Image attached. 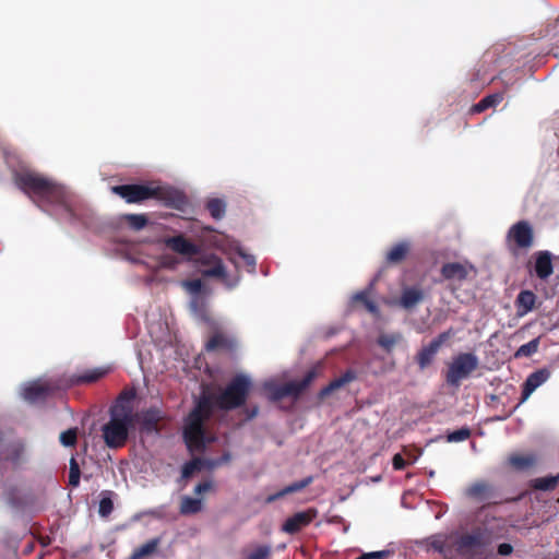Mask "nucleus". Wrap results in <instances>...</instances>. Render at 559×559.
Here are the masks:
<instances>
[{"label": "nucleus", "mask_w": 559, "mask_h": 559, "mask_svg": "<svg viewBox=\"0 0 559 559\" xmlns=\"http://www.w3.org/2000/svg\"><path fill=\"white\" fill-rule=\"evenodd\" d=\"M60 442L64 447H74L78 442V428H70L60 433Z\"/></svg>", "instance_id": "c9c22d12"}, {"label": "nucleus", "mask_w": 559, "mask_h": 559, "mask_svg": "<svg viewBox=\"0 0 559 559\" xmlns=\"http://www.w3.org/2000/svg\"><path fill=\"white\" fill-rule=\"evenodd\" d=\"M314 518L316 511L313 510L297 512L284 522L282 530L287 534H296L308 526Z\"/></svg>", "instance_id": "9d476101"}, {"label": "nucleus", "mask_w": 559, "mask_h": 559, "mask_svg": "<svg viewBox=\"0 0 559 559\" xmlns=\"http://www.w3.org/2000/svg\"><path fill=\"white\" fill-rule=\"evenodd\" d=\"M106 373L107 369L104 368H95L92 370H87L82 374L74 376L71 379V384L94 383L102 379Z\"/></svg>", "instance_id": "5701e85b"}, {"label": "nucleus", "mask_w": 559, "mask_h": 559, "mask_svg": "<svg viewBox=\"0 0 559 559\" xmlns=\"http://www.w3.org/2000/svg\"><path fill=\"white\" fill-rule=\"evenodd\" d=\"M272 549L267 545H261L257 547L249 556L250 559H269L271 556Z\"/></svg>", "instance_id": "a19ab883"}, {"label": "nucleus", "mask_w": 559, "mask_h": 559, "mask_svg": "<svg viewBox=\"0 0 559 559\" xmlns=\"http://www.w3.org/2000/svg\"><path fill=\"white\" fill-rule=\"evenodd\" d=\"M550 377V372L547 369H539L531 373L524 382L522 391V402L528 400L533 392L543 385Z\"/></svg>", "instance_id": "f8f14e48"}, {"label": "nucleus", "mask_w": 559, "mask_h": 559, "mask_svg": "<svg viewBox=\"0 0 559 559\" xmlns=\"http://www.w3.org/2000/svg\"><path fill=\"white\" fill-rule=\"evenodd\" d=\"M252 383L245 374L235 376L217 394L203 392L188 414L182 437L191 452H203L212 438L206 433L205 423L212 417L214 408L233 411L242 407L250 394Z\"/></svg>", "instance_id": "f257e3e1"}, {"label": "nucleus", "mask_w": 559, "mask_h": 559, "mask_svg": "<svg viewBox=\"0 0 559 559\" xmlns=\"http://www.w3.org/2000/svg\"><path fill=\"white\" fill-rule=\"evenodd\" d=\"M554 272L552 257L549 251H539L535 259V273L540 280L548 278Z\"/></svg>", "instance_id": "dca6fc26"}, {"label": "nucleus", "mask_w": 559, "mask_h": 559, "mask_svg": "<svg viewBox=\"0 0 559 559\" xmlns=\"http://www.w3.org/2000/svg\"><path fill=\"white\" fill-rule=\"evenodd\" d=\"M312 481H313V476H308L301 480L295 481V483L284 487L282 490L277 491L276 493L271 495L267 498V501L272 502V501L283 498L286 495L301 491L302 489L308 487L310 484H312Z\"/></svg>", "instance_id": "aec40b11"}, {"label": "nucleus", "mask_w": 559, "mask_h": 559, "mask_svg": "<svg viewBox=\"0 0 559 559\" xmlns=\"http://www.w3.org/2000/svg\"><path fill=\"white\" fill-rule=\"evenodd\" d=\"M353 301L355 304L362 305L365 307V309L370 313H373V314L378 313V306L376 305L374 301H372L369 298V293L367 290H362V292L355 294L353 297Z\"/></svg>", "instance_id": "2f4dec72"}, {"label": "nucleus", "mask_w": 559, "mask_h": 559, "mask_svg": "<svg viewBox=\"0 0 559 559\" xmlns=\"http://www.w3.org/2000/svg\"><path fill=\"white\" fill-rule=\"evenodd\" d=\"M419 301V289L417 287L405 288L396 304L404 308H414Z\"/></svg>", "instance_id": "b1692460"}, {"label": "nucleus", "mask_w": 559, "mask_h": 559, "mask_svg": "<svg viewBox=\"0 0 559 559\" xmlns=\"http://www.w3.org/2000/svg\"><path fill=\"white\" fill-rule=\"evenodd\" d=\"M498 551L503 556L510 555L512 552V546L510 544H501L499 545Z\"/></svg>", "instance_id": "3c124183"}, {"label": "nucleus", "mask_w": 559, "mask_h": 559, "mask_svg": "<svg viewBox=\"0 0 559 559\" xmlns=\"http://www.w3.org/2000/svg\"><path fill=\"white\" fill-rule=\"evenodd\" d=\"M216 462L219 463V466L228 464L231 461L230 452L226 451L222 456L215 457Z\"/></svg>", "instance_id": "09e8293b"}, {"label": "nucleus", "mask_w": 559, "mask_h": 559, "mask_svg": "<svg viewBox=\"0 0 559 559\" xmlns=\"http://www.w3.org/2000/svg\"><path fill=\"white\" fill-rule=\"evenodd\" d=\"M392 464H393L394 469L400 471V469L405 468L407 463L404 460V457L402 456V454L397 453L393 456Z\"/></svg>", "instance_id": "49530a36"}, {"label": "nucleus", "mask_w": 559, "mask_h": 559, "mask_svg": "<svg viewBox=\"0 0 559 559\" xmlns=\"http://www.w3.org/2000/svg\"><path fill=\"white\" fill-rule=\"evenodd\" d=\"M215 488L213 480L207 479L200 484H198L194 488V493L197 495H203L210 491H213Z\"/></svg>", "instance_id": "c03bdc74"}, {"label": "nucleus", "mask_w": 559, "mask_h": 559, "mask_svg": "<svg viewBox=\"0 0 559 559\" xmlns=\"http://www.w3.org/2000/svg\"><path fill=\"white\" fill-rule=\"evenodd\" d=\"M473 271L472 265L454 262L448 263L442 266V275L453 282H462L466 280L468 274Z\"/></svg>", "instance_id": "4468645a"}, {"label": "nucleus", "mask_w": 559, "mask_h": 559, "mask_svg": "<svg viewBox=\"0 0 559 559\" xmlns=\"http://www.w3.org/2000/svg\"><path fill=\"white\" fill-rule=\"evenodd\" d=\"M205 207L215 219L223 218L226 212V203L217 198L209 200Z\"/></svg>", "instance_id": "c85d7f7f"}, {"label": "nucleus", "mask_w": 559, "mask_h": 559, "mask_svg": "<svg viewBox=\"0 0 559 559\" xmlns=\"http://www.w3.org/2000/svg\"><path fill=\"white\" fill-rule=\"evenodd\" d=\"M259 408L254 406L252 409L248 411V418L252 419L257 416Z\"/></svg>", "instance_id": "864d4df0"}, {"label": "nucleus", "mask_w": 559, "mask_h": 559, "mask_svg": "<svg viewBox=\"0 0 559 559\" xmlns=\"http://www.w3.org/2000/svg\"><path fill=\"white\" fill-rule=\"evenodd\" d=\"M487 490V486L484 483H475L467 488V495L471 497H479Z\"/></svg>", "instance_id": "a18cd8bd"}, {"label": "nucleus", "mask_w": 559, "mask_h": 559, "mask_svg": "<svg viewBox=\"0 0 559 559\" xmlns=\"http://www.w3.org/2000/svg\"><path fill=\"white\" fill-rule=\"evenodd\" d=\"M449 337V333H442L435 340H432L429 345H427L424 349H421V368L430 362L433 356L438 353L442 344Z\"/></svg>", "instance_id": "412c9836"}, {"label": "nucleus", "mask_w": 559, "mask_h": 559, "mask_svg": "<svg viewBox=\"0 0 559 559\" xmlns=\"http://www.w3.org/2000/svg\"><path fill=\"white\" fill-rule=\"evenodd\" d=\"M388 555V551H372L366 554L367 559H381L384 558Z\"/></svg>", "instance_id": "8fccbe9b"}, {"label": "nucleus", "mask_w": 559, "mask_h": 559, "mask_svg": "<svg viewBox=\"0 0 559 559\" xmlns=\"http://www.w3.org/2000/svg\"><path fill=\"white\" fill-rule=\"evenodd\" d=\"M559 481V474L556 476H547V477H539L535 478L531 481V485L533 488L537 490H551L554 489Z\"/></svg>", "instance_id": "c756f323"}, {"label": "nucleus", "mask_w": 559, "mask_h": 559, "mask_svg": "<svg viewBox=\"0 0 559 559\" xmlns=\"http://www.w3.org/2000/svg\"><path fill=\"white\" fill-rule=\"evenodd\" d=\"M133 426V414L129 406L115 405L110 408V418L103 428V439L110 449L124 447L129 438V430Z\"/></svg>", "instance_id": "20e7f679"}, {"label": "nucleus", "mask_w": 559, "mask_h": 559, "mask_svg": "<svg viewBox=\"0 0 559 559\" xmlns=\"http://www.w3.org/2000/svg\"><path fill=\"white\" fill-rule=\"evenodd\" d=\"M13 181L24 193L60 207L70 221L78 218L74 199L63 186L29 170L15 171Z\"/></svg>", "instance_id": "f03ea898"}, {"label": "nucleus", "mask_w": 559, "mask_h": 559, "mask_svg": "<svg viewBox=\"0 0 559 559\" xmlns=\"http://www.w3.org/2000/svg\"><path fill=\"white\" fill-rule=\"evenodd\" d=\"M399 338L400 336L395 334H382L378 338V344L386 352H391Z\"/></svg>", "instance_id": "4c0bfd02"}, {"label": "nucleus", "mask_w": 559, "mask_h": 559, "mask_svg": "<svg viewBox=\"0 0 559 559\" xmlns=\"http://www.w3.org/2000/svg\"><path fill=\"white\" fill-rule=\"evenodd\" d=\"M81 471L80 466L74 457L70 460V472H69V485L78 487L80 484Z\"/></svg>", "instance_id": "e433bc0d"}, {"label": "nucleus", "mask_w": 559, "mask_h": 559, "mask_svg": "<svg viewBox=\"0 0 559 559\" xmlns=\"http://www.w3.org/2000/svg\"><path fill=\"white\" fill-rule=\"evenodd\" d=\"M502 99H503V95L501 93L488 95V96L484 97L479 103H477L473 107V110L476 112H480L487 108L495 107V106L499 105L502 102Z\"/></svg>", "instance_id": "7c9ffc66"}, {"label": "nucleus", "mask_w": 559, "mask_h": 559, "mask_svg": "<svg viewBox=\"0 0 559 559\" xmlns=\"http://www.w3.org/2000/svg\"><path fill=\"white\" fill-rule=\"evenodd\" d=\"M201 468V459H194L190 462H187L183 466H182V471H181V474H182V477L183 478H188L190 477L195 471L200 469Z\"/></svg>", "instance_id": "ea45409f"}, {"label": "nucleus", "mask_w": 559, "mask_h": 559, "mask_svg": "<svg viewBox=\"0 0 559 559\" xmlns=\"http://www.w3.org/2000/svg\"><path fill=\"white\" fill-rule=\"evenodd\" d=\"M111 191L130 204H140L154 199L163 201L167 205L179 207L178 203L182 202V195L180 193L160 186L143 183L119 185L114 186Z\"/></svg>", "instance_id": "7ed1b4c3"}, {"label": "nucleus", "mask_w": 559, "mask_h": 559, "mask_svg": "<svg viewBox=\"0 0 559 559\" xmlns=\"http://www.w3.org/2000/svg\"><path fill=\"white\" fill-rule=\"evenodd\" d=\"M245 260L246 262L251 265V266H254L255 265V259L252 257V255H245Z\"/></svg>", "instance_id": "5fc2aeb1"}, {"label": "nucleus", "mask_w": 559, "mask_h": 559, "mask_svg": "<svg viewBox=\"0 0 559 559\" xmlns=\"http://www.w3.org/2000/svg\"><path fill=\"white\" fill-rule=\"evenodd\" d=\"M159 544V537L153 538L139 548L134 549L129 559H144L154 554L157 550Z\"/></svg>", "instance_id": "a878e982"}, {"label": "nucleus", "mask_w": 559, "mask_h": 559, "mask_svg": "<svg viewBox=\"0 0 559 559\" xmlns=\"http://www.w3.org/2000/svg\"><path fill=\"white\" fill-rule=\"evenodd\" d=\"M25 445L21 442L12 443L8 447L5 460L13 466H21L25 462Z\"/></svg>", "instance_id": "4be33fe9"}, {"label": "nucleus", "mask_w": 559, "mask_h": 559, "mask_svg": "<svg viewBox=\"0 0 559 559\" xmlns=\"http://www.w3.org/2000/svg\"><path fill=\"white\" fill-rule=\"evenodd\" d=\"M538 346H539V340L534 338V340L530 341L528 343L520 346L515 353V357H528L537 352Z\"/></svg>", "instance_id": "f704fd0d"}, {"label": "nucleus", "mask_w": 559, "mask_h": 559, "mask_svg": "<svg viewBox=\"0 0 559 559\" xmlns=\"http://www.w3.org/2000/svg\"><path fill=\"white\" fill-rule=\"evenodd\" d=\"M317 368H311L306 372L300 381H289L284 384L264 383L265 391L269 392L270 400L278 402L286 396L297 399L317 378Z\"/></svg>", "instance_id": "39448f33"}, {"label": "nucleus", "mask_w": 559, "mask_h": 559, "mask_svg": "<svg viewBox=\"0 0 559 559\" xmlns=\"http://www.w3.org/2000/svg\"><path fill=\"white\" fill-rule=\"evenodd\" d=\"M416 498H417V495L415 491H412V490L405 491L404 495L402 496L401 503L404 508L415 509L416 508V502H415Z\"/></svg>", "instance_id": "37998d69"}, {"label": "nucleus", "mask_w": 559, "mask_h": 559, "mask_svg": "<svg viewBox=\"0 0 559 559\" xmlns=\"http://www.w3.org/2000/svg\"><path fill=\"white\" fill-rule=\"evenodd\" d=\"M558 502H559V498H558Z\"/></svg>", "instance_id": "4d7b16f0"}, {"label": "nucleus", "mask_w": 559, "mask_h": 559, "mask_svg": "<svg viewBox=\"0 0 559 559\" xmlns=\"http://www.w3.org/2000/svg\"><path fill=\"white\" fill-rule=\"evenodd\" d=\"M509 462L518 469H525L535 463V457L533 455H512Z\"/></svg>", "instance_id": "72a5a7b5"}, {"label": "nucleus", "mask_w": 559, "mask_h": 559, "mask_svg": "<svg viewBox=\"0 0 559 559\" xmlns=\"http://www.w3.org/2000/svg\"><path fill=\"white\" fill-rule=\"evenodd\" d=\"M112 495L114 492L108 490L102 492L98 513L103 518H107L114 511Z\"/></svg>", "instance_id": "473e14b6"}, {"label": "nucleus", "mask_w": 559, "mask_h": 559, "mask_svg": "<svg viewBox=\"0 0 559 559\" xmlns=\"http://www.w3.org/2000/svg\"><path fill=\"white\" fill-rule=\"evenodd\" d=\"M536 302V296L531 290H522L518 297H516V308H518V314L520 317L526 316L528 312H531Z\"/></svg>", "instance_id": "6ab92c4d"}, {"label": "nucleus", "mask_w": 559, "mask_h": 559, "mask_svg": "<svg viewBox=\"0 0 559 559\" xmlns=\"http://www.w3.org/2000/svg\"><path fill=\"white\" fill-rule=\"evenodd\" d=\"M163 242L168 249L182 255L192 257L199 252L198 246L188 240L183 235L164 238Z\"/></svg>", "instance_id": "9b49d317"}, {"label": "nucleus", "mask_w": 559, "mask_h": 559, "mask_svg": "<svg viewBox=\"0 0 559 559\" xmlns=\"http://www.w3.org/2000/svg\"><path fill=\"white\" fill-rule=\"evenodd\" d=\"M235 347V341L221 332L214 333L205 344L207 352H233Z\"/></svg>", "instance_id": "2eb2a0df"}, {"label": "nucleus", "mask_w": 559, "mask_h": 559, "mask_svg": "<svg viewBox=\"0 0 559 559\" xmlns=\"http://www.w3.org/2000/svg\"><path fill=\"white\" fill-rule=\"evenodd\" d=\"M201 265L204 266L200 271L203 277L219 278L228 288H233L235 284L230 283L226 273L225 265L221 258L215 254H205L199 259Z\"/></svg>", "instance_id": "6e6552de"}, {"label": "nucleus", "mask_w": 559, "mask_h": 559, "mask_svg": "<svg viewBox=\"0 0 559 559\" xmlns=\"http://www.w3.org/2000/svg\"><path fill=\"white\" fill-rule=\"evenodd\" d=\"M162 418V413L157 408L151 407L142 412L140 416L141 430L146 433L158 432Z\"/></svg>", "instance_id": "ddd939ff"}, {"label": "nucleus", "mask_w": 559, "mask_h": 559, "mask_svg": "<svg viewBox=\"0 0 559 559\" xmlns=\"http://www.w3.org/2000/svg\"><path fill=\"white\" fill-rule=\"evenodd\" d=\"M480 545H481V540L478 535L462 536L457 540V549L463 554H466L469 550L477 549L478 547H480Z\"/></svg>", "instance_id": "cd10ccee"}, {"label": "nucleus", "mask_w": 559, "mask_h": 559, "mask_svg": "<svg viewBox=\"0 0 559 559\" xmlns=\"http://www.w3.org/2000/svg\"><path fill=\"white\" fill-rule=\"evenodd\" d=\"M411 246L406 241L395 243L385 255V262L388 264H400L402 263L407 254L409 253Z\"/></svg>", "instance_id": "a211bd4d"}, {"label": "nucleus", "mask_w": 559, "mask_h": 559, "mask_svg": "<svg viewBox=\"0 0 559 559\" xmlns=\"http://www.w3.org/2000/svg\"><path fill=\"white\" fill-rule=\"evenodd\" d=\"M507 242L512 251L530 250L534 245L533 226L527 221L513 224L507 234Z\"/></svg>", "instance_id": "0eeeda50"}, {"label": "nucleus", "mask_w": 559, "mask_h": 559, "mask_svg": "<svg viewBox=\"0 0 559 559\" xmlns=\"http://www.w3.org/2000/svg\"><path fill=\"white\" fill-rule=\"evenodd\" d=\"M201 466L206 469H215L219 467V463L214 457L201 459Z\"/></svg>", "instance_id": "de8ad7c7"}, {"label": "nucleus", "mask_w": 559, "mask_h": 559, "mask_svg": "<svg viewBox=\"0 0 559 559\" xmlns=\"http://www.w3.org/2000/svg\"><path fill=\"white\" fill-rule=\"evenodd\" d=\"M182 286L193 296H199L203 289V283L201 280L185 281Z\"/></svg>", "instance_id": "58836bf2"}, {"label": "nucleus", "mask_w": 559, "mask_h": 559, "mask_svg": "<svg viewBox=\"0 0 559 559\" xmlns=\"http://www.w3.org/2000/svg\"><path fill=\"white\" fill-rule=\"evenodd\" d=\"M58 386L50 381L36 380L23 389V399L29 403L45 402Z\"/></svg>", "instance_id": "1a4fd4ad"}, {"label": "nucleus", "mask_w": 559, "mask_h": 559, "mask_svg": "<svg viewBox=\"0 0 559 559\" xmlns=\"http://www.w3.org/2000/svg\"><path fill=\"white\" fill-rule=\"evenodd\" d=\"M121 221L135 231L142 230L148 224V218L145 214H124Z\"/></svg>", "instance_id": "bb28decb"}, {"label": "nucleus", "mask_w": 559, "mask_h": 559, "mask_svg": "<svg viewBox=\"0 0 559 559\" xmlns=\"http://www.w3.org/2000/svg\"><path fill=\"white\" fill-rule=\"evenodd\" d=\"M479 359L473 353H461L452 358L448 366L447 382L452 386H459L478 367Z\"/></svg>", "instance_id": "423d86ee"}, {"label": "nucleus", "mask_w": 559, "mask_h": 559, "mask_svg": "<svg viewBox=\"0 0 559 559\" xmlns=\"http://www.w3.org/2000/svg\"><path fill=\"white\" fill-rule=\"evenodd\" d=\"M247 559H250V558L247 557Z\"/></svg>", "instance_id": "6e6d98bb"}, {"label": "nucleus", "mask_w": 559, "mask_h": 559, "mask_svg": "<svg viewBox=\"0 0 559 559\" xmlns=\"http://www.w3.org/2000/svg\"><path fill=\"white\" fill-rule=\"evenodd\" d=\"M471 435L468 428H461L448 435L449 442H461L466 440Z\"/></svg>", "instance_id": "79ce46f5"}, {"label": "nucleus", "mask_w": 559, "mask_h": 559, "mask_svg": "<svg viewBox=\"0 0 559 559\" xmlns=\"http://www.w3.org/2000/svg\"><path fill=\"white\" fill-rule=\"evenodd\" d=\"M202 510V500L183 496L181 498L179 512L182 515L197 514Z\"/></svg>", "instance_id": "393cba45"}, {"label": "nucleus", "mask_w": 559, "mask_h": 559, "mask_svg": "<svg viewBox=\"0 0 559 559\" xmlns=\"http://www.w3.org/2000/svg\"><path fill=\"white\" fill-rule=\"evenodd\" d=\"M203 299L200 296H194L191 300V308L198 310L199 307H203Z\"/></svg>", "instance_id": "603ef678"}, {"label": "nucleus", "mask_w": 559, "mask_h": 559, "mask_svg": "<svg viewBox=\"0 0 559 559\" xmlns=\"http://www.w3.org/2000/svg\"><path fill=\"white\" fill-rule=\"evenodd\" d=\"M356 379V372L353 370H346L341 377L332 380L328 385L322 388L318 394L320 400H324L330 394H332L334 391L343 388L347 383L352 382Z\"/></svg>", "instance_id": "f3484780"}]
</instances>
